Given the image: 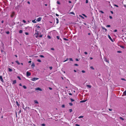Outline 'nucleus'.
<instances>
[{
	"instance_id": "338daca9",
	"label": "nucleus",
	"mask_w": 126,
	"mask_h": 126,
	"mask_svg": "<svg viewBox=\"0 0 126 126\" xmlns=\"http://www.w3.org/2000/svg\"><path fill=\"white\" fill-rule=\"evenodd\" d=\"M48 88L50 90H51L52 89V88L51 87H49Z\"/></svg>"
},
{
	"instance_id": "6ab92c4d",
	"label": "nucleus",
	"mask_w": 126,
	"mask_h": 126,
	"mask_svg": "<svg viewBox=\"0 0 126 126\" xmlns=\"http://www.w3.org/2000/svg\"><path fill=\"white\" fill-rule=\"evenodd\" d=\"M87 87L89 88H91V86L90 85H87Z\"/></svg>"
},
{
	"instance_id": "5fc2aeb1",
	"label": "nucleus",
	"mask_w": 126,
	"mask_h": 126,
	"mask_svg": "<svg viewBox=\"0 0 126 126\" xmlns=\"http://www.w3.org/2000/svg\"><path fill=\"white\" fill-rule=\"evenodd\" d=\"M74 65L75 66H78V64H74Z\"/></svg>"
},
{
	"instance_id": "37998d69",
	"label": "nucleus",
	"mask_w": 126,
	"mask_h": 126,
	"mask_svg": "<svg viewBox=\"0 0 126 126\" xmlns=\"http://www.w3.org/2000/svg\"><path fill=\"white\" fill-rule=\"evenodd\" d=\"M17 77L19 80H21V79L19 77L17 76Z\"/></svg>"
},
{
	"instance_id": "a19ab883",
	"label": "nucleus",
	"mask_w": 126,
	"mask_h": 126,
	"mask_svg": "<svg viewBox=\"0 0 126 126\" xmlns=\"http://www.w3.org/2000/svg\"><path fill=\"white\" fill-rule=\"evenodd\" d=\"M6 33L7 34H8L9 33V32L8 31H7V32H6Z\"/></svg>"
},
{
	"instance_id": "2eb2a0df",
	"label": "nucleus",
	"mask_w": 126,
	"mask_h": 126,
	"mask_svg": "<svg viewBox=\"0 0 126 126\" xmlns=\"http://www.w3.org/2000/svg\"><path fill=\"white\" fill-rule=\"evenodd\" d=\"M15 62L16 63L18 64L19 65L20 64V63L18 61H16Z\"/></svg>"
},
{
	"instance_id": "423d86ee",
	"label": "nucleus",
	"mask_w": 126,
	"mask_h": 126,
	"mask_svg": "<svg viewBox=\"0 0 126 126\" xmlns=\"http://www.w3.org/2000/svg\"><path fill=\"white\" fill-rule=\"evenodd\" d=\"M41 19L42 18L41 17H39L37 18V19L36 20V21H37L39 22L41 20Z\"/></svg>"
},
{
	"instance_id": "e433bc0d",
	"label": "nucleus",
	"mask_w": 126,
	"mask_h": 126,
	"mask_svg": "<svg viewBox=\"0 0 126 126\" xmlns=\"http://www.w3.org/2000/svg\"><path fill=\"white\" fill-rule=\"evenodd\" d=\"M57 3L59 4H60V2L58 1H57Z\"/></svg>"
},
{
	"instance_id": "a211bd4d",
	"label": "nucleus",
	"mask_w": 126,
	"mask_h": 126,
	"mask_svg": "<svg viewBox=\"0 0 126 126\" xmlns=\"http://www.w3.org/2000/svg\"><path fill=\"white\" fill-rule=\"evenodd\" d=\"M70 14H71L73 15H75V13L73 12H70Z\"/></svg>"
},
{
	"instance_id": "680f3d73",
	"label": "nucleus",
	"mask_w": 126,
	"mask_h": 126,
	"mask_svg": "<svg viewBox=\"0 0 126 126\" xmlns=\"http://www.w3.org/2000/svg\"><path fill=\"white\" fill-rule=\"evenodd\" d=\"M98 76H100V73H98Z\"/></svg>"
},
{
	"instance_id": "a878e982",
	"label": "nucleus",
	"mask_w": 126,
	"mask_h": 126,
	"mask_svg": "<svg viewBox=\"0 0 126 126\" xmlns=\"http://www.w3.org/2000/svg\"><path fill=\"white\" fill-rule=\"evenodd\" d=\"M63 39L64 40H66V41H68V40L67 39H66V38H63Z\"/></svg>"
},
{
	"instance_id": "6e6552de",
	"label": "nucleus",
	"mask_w": 126,
	"mask_h": 126,
	"mask_svg": "<svg viewBox=\"0 0 126 126\" xmlns=\"http://www.w3.org/2000/svg\"><path fill=\"white\" fill-rule=\"evenodd\" d=\"M32 67L33 68L35 66V64L34 63H32V64L31 65Z\"/></svg>"
},
{
	"instance_id": "e2e57ef3",
	"label": "nucleus",
	"mask_w": 126,
	"mask_h": 126,
	"mask_svg": "<svg viewBox=\"0 0 126 126\" xmlns=\"http://www.w3.org/2000/svg\"><path fill=\"white\" fill-rule=\"evenodd\" d=\"M51 50H54V49L53 48H51Z\"/></svg>"
},
{
	"instance_id": "052dcab7",
	"label": "nucleus",
	"mask_w": 126,
	"mask_h": 126,
	"mask_svg": "<svg viewBox=\"0 0 126 126\" xmlns=\"http://www.w3.org/2000/svg\"><path fill=\"white\" fill-rule=\"evenodd\" d=\"M109 17L110 18V19H112V17L111 16H109Z\"/></svg>"
},
{
	"instance_id": "bb28decb",
	"label": "nucleus",
	"mask_w": 126,
	"mask_h": 126,
	"mask_svg": "<svg viewBox=\"0 0 126 126\" xmlns=\"http://www.w3.org/2000/svg\"><path fill=\"white\" fill-rule=\"evenodd\" d=\"M70 99L72 102L74 101V100L72 98H70Z\"/></svg>"
},
{
	"instance_id": "473e14b6",
	"label": "nucleus",
	"mask_w": 126,
	"mask_h": 126,
	"mask_svg": "<svg viewBox=\"0 0 126 126\" xmlns=\"http://www.w3.org/2000/svg\"><path fill=\"white\" fill-rule=\"evenodd\" d=\"M23 87L25 89H26L27 88L25 86H23Z\"/></svg>"
},
{
	"instance_id": "774afa93",
	"label": "nucleus",
	"mask_w": 126,
	"mask_h": 126,
	"mask_svg": "<svg viewBox=\"0 0 126 126\" xmlns=\"http://www.w3.org/2000/svg\"><path fill=\"white\" fill-rule=\"evenodd\" d=\"M75 125L76 126H79V125L78 124H76Z\"/></svg>"
},
{
	"instance_id": "c03bdc74",
	"label": "nucleus",
	"mask_w": 126,
	"mask_h": 126,
	"mask_svg": "<svg viewBox=\"0 0 126 126\" xmlns=\"http://www.w3.org/2000/svg\"><path fill=\"white\" fill-rule=\"evenodd\" d=\"M22 21L24 23H25L26 22V21L24 20H23Z\"/></svg>"
},
{
	"instance_id": "cd10ccee",
	"label": "nucleus",
	"mask_w": 126,
	"mask_h": 126,
	"mask_svg": "<svg viewBox=\"0 0 126 126\" xmlns=\"http://www.w3.org/2000/svg\"><path fill=\"white\" fill-rule=\"evenodd\" d=\"M37 61L38 62H41V60H40V59H37Z\"/></svg>"
},
{
	"instance_id": "603ef678",
	"label": "nucleus",
	"mask_w": 126,
	"mask_h": 126,
	"mask_svg": "<svg viewBox=\"0 0 126 126\" xmlns=\"http://www.w3.org/2000/svg\"><path fill=\"white\" fill-rule=\"evenodd\" d=\"M62 107L63 108H64L65 107V105H62Z\"/></svg>"
},
{
	"instance_id": "4d7b16f0",
	"label": "nucleus",
	"mask_w": 126,
	"mask_h": 126,
	"mask_svg": "<svg viewBox=\"0 0 126 126\" xmlns=\"http://www.w3.org/2000/svg\"><path fill=\"white\" fill-rule=\"evenodd\" d=\"M114 5L116 7H118V5H117L115 4V5Z\"/></svg>"
},
{
	"instance_id": "bf43d9fd",
	"label": "nucleus",
	"mask_w": 126,
	"mask_h": 126,
	"mask_svg": "<svg viewBox=\"0 0 126 126\" xmlns=\"http://www.w3.org/2000/svg\"><path fill=\"white\" fill-rule=\"evenodd\" d=\"M76 61H79V59H78L76 58Z\"/></svg>"
},
{
	"instance_id": "f8f14e48",
	"label": "nucleus",
	"mask_w": 126,
	"mask_h": 126,
	"mask_svg": "<svg viewBox=\"0 0 126 126\" xmlns=\"http://www.w3.org/2000/svg\"><path fill=\"white\" fill-rule=\"evenodd\" d=\"M16 83V80L13 81V84H14Z\"/></svg>"
},
{
	"instance_id": "8fccbe9b",
	"label": "nucleus",
	"mask_w": 126,
	"mask_h": 126,
	"mask_svg": "<svg viewBox=\"0 0 126 126\" xmlns=\"http://www.w3.org/2000/svg\"><path fill=\"white\" fill-rule=\"evenodd\" d=\"M121 79L122 80H125V81H126V79H123V78Z\"/></svg>"
},
{
	"instance_id": "412c9836",
	"label": "nucleus",
	"mask_w": 126,
	"mask_h": 126,
	"mask_svg": "<svg viewBox=\"0 0 126 126\" xmlns=\"http://www.w3.org/2000/svg\"><path fill=\"white\" fill-rule=\"evenodd\" d=\"M123 94L124 95H126V91H125L124 92Z\"/></svg>"
},
{
	"instance_id": "39448f33",
	"label": "nucleus",
	"mask_w": 126,
	"mask_h": 126,
	"mask_svg": "<svg viewBox=\"0 0 126 126\" xmlns=\"http://www.w3.org/2000/svg\"><path fill=\"white\" fill-rule=\"evenodd\" d=\"M26 74H27V77H28L29 76L31 75V73L28 72H27L26 73Z\"/></svg>"
},
{
	"instance_id": "7ed1b4c3",
	"label": "nucleus",
	"mask_w": 126,
	"mask_h": 126,
	"mask_svg": "<svg viewBox=\"0 0 126 126\" xmlns=\"http://www.w3.org/2000/svg\"><path fill=\"white\" fill-rule=\"evenodd\" d=\"M104 60L105 61L108 63H109V60L108 59H107L105 57H104Z\"/></svg>"
},
{
	"instance_id": "aec40b11",
	"label": "nucleus",
	"mask_w": 126,
	"mask_h": 126,
	"mask_svg": "<svg viewBox=\"0 0 126 126\" xmlns=\"http://www.w3.org/2000/svg\"><path fill=\"white\" fill-rule=\"evenodd\" d=\"M86 100H82L80 101V103H82L85 102Z\"/></svg>"
},
{
	"instance_id": "f3484780",
	"label": "nucleus",
	"mask_w": 126,
	"mask_h": 126,
	"mask_svg": "<svg viewBox=\"0 0 126 126\" xmlns=\"http://www.w3.org/2000/svg\"><path fill=\"white\" fill-rule=\"evenodd\" d=\"M16 105L18 106H19V104L18 103V102L17 101H16Z\"/></svg>"
},
{
	"instance_id": "69168bd1",
	"label": "nucleus",
	"mask_w": 126,
	"mask_h": 126,
	"mask_svg": "<svg viewBox=\"0 0 126 126\" xmlns=\"http://www.w3.org/2000/svg\"><path fill=\"white\" fill-rule=\"evenodd\" d=\"M84 54H85L86 55V54H87V52H84Z\"/></svg>"
},
{
	"instance_id": "ea45409f",
	"label": "nucleus",
	"mask_w": 126,
	"mask_h": 126,
	"mask_svg": "<svg viewBox=\"0 0 126 126\" xmlns=\"http://www.w3.org/2000/svg\"><path fill=\"white\" fill-rule=\"evenodd\" d=\"M68 59H69L68 58H67L66 60H65L64 61H63V62H64L67 61Z\"/></svg>"
},
{
	"instance_id": "393cba45",
	"label": "nucleus",
	"mask_w": 126,
	"mask_h": 126,
	"mask_svg": "<svg viewBox=\"0 0 126 126\" xmlns=\"http://www.w3.org/2000/svg\"><path fill=\"white\" fill-rule=\"evenodd\" d=\"M108 37L109 38L110 40H111V39L112 40V39L111 37H110V36L109 35H108Z\"/></svg>"
},
{
	"instance_id": "09e8293b",
	"label": "nucleus",
	"mask_w": 126,
	"mask_h": 126,
	"mask_svg": "<svg viewBox=\"0 0 126 126\" xmlns=\"http://www.w3.org/2000/svg\"><path fill=\"white\" fill-rule=\"evenodd\" d=\"M25 34H26V35H28L29 34L28 33V32H25Z\"/></svg>"
},
{
	"instance_id": "f03ea898",
	"label": "nucleus",
	"mask_w": 126,
	"mask_h": 126,
	"mask_svg": "<svg viewBox=\"0 0 126 126\" xmlns=\"http://www.w3.org/2000/svg\"><path fill=\"white\" fill-rule=\"evenodd\" d=\"M39 79V78H33V79H31V80L33 81H35L37 80H38Z\"/></svg>"
},
{
	"instance_id": "f257e3e1",
	"label": "nucleus",
	"mask_w": 126,
	"mask_h": 126,
	"mask_svg": "<svg viewBox=\"0 0 126 126\" xmlns=\"http://www.w3.org/2000/svg\"><path fill=\"white\" fill-rule=\"evenodd\" d=\"M35 31H36V32L34 34V35L35 36V37L37 38L38 37V33L36 30H35Z\"/></svg>"
},
{
	"instance_id": "c756f323",
	"label": "nucleus",
	"mask_w": 126,
	"mask_h": 126,
	"mask_svg": "<svg viewBox=\"0 0 126 126\" xmlns=\"http://www.w3.org/2000/svg\"><path fill=\"white\" fill-rule=\"evenodd\" d=\"M69 111L70 112H72V109H70L69 110Z\"/></svg>"
},
{
	"instance_id": "4be33fe9",
	"label": "nucleus",
	"mask_w": 126,
	"mask_h": 126,
	"mask_svg": "<svg viewBox=\"0 0 126 126\" xmlns=\"http://www.w3.org/2000/svg\"><path fill=\"white\" fill-rule=\"evenodd\" d=\"M47 37L48 39H51V37L49 35H47Z\"/></svg>"
},
{
	"instance_id": "a18cd8bd",
	"label": "nucleus",
	"mask_w": 126,
	"mask_h": 126,
	"mask_svg": "<svg viewBox=\"0 0 126 126\" xmlns=\"http://www.w3.org/2000/svg\"><path fill=\"white\" fill-rule=\"evenodd\" d=\"M49 68L51 70L52 69V66H50V67H49Z\"/></svg>"
},
{
	"instance_id": "4468645a",
	"label": "nucleus",
	"mask_w": 126,
	"mask_h": 126,
	"mask_svg": "<svg viewBox=\"0 0 126 126\" xmlns=\"http://www.w3.org/2000/svg\"><path fill=\"white\" fill-rule=\"evenodd\" d=\"M8 69L9 71V72H11L12 70V69L10 68H9Z\"/></svg>"
},
{
	"instance_id": "f704fd0d",
	"label": "nucleus",
	"mask_w": 126,
	"mask_h": 126,
	"mask_svg": "<svg viewBox=\"0 0 126 126\" xmlns=\"http://www.w3.org/2000/svg\"><path fill=\"white\" fill-rule=\"evenodd\" d=\"M56 37L58 39H60V37L59 36H56Z\"/></svg>"
},
{
	"instance_id": "5701e85b",
	"label": "nucleus",
	"mask_w": 126,
	"mask_h": 126,
	"mask_svg": "<svg viewBox=\"0 0 126 126\" xmlns=\"http://www.w3.org/2000/svg\"><path fill=\"white\" fill-rule=\"evenodd\" d=\"M83 116H79V117L78 118H83Z\"/></svg>"
},
{
	"instance_id": "dca6fc26",
	"label": "nucleus",
	"mask_w": 126,
	"mask_h": 126,
	"mask_svg": "<svg viewBox=\"0 0 126 126\" xmlns=\"http://www.w3.org/2000/svg\"><path fill=\"white\" fill-rule=\"evenodd\" d=\"M120 47L123 49H124L125 48V47L121 45L120 46Z\"/></svg>"
},
{
	"instance_id": "58836bf2",
	"label": "nucleus",
	"mask_w": 126,
	"mask_h": 126,
	"mask_svg": "<svg viewBox=\"0 0 126 126\" xmlns=\"http://www.w3.org/2000/svg\"><path fill=\"white\" fill-rule=\"evenodd\" d=\"M110 25H107L106 26V27H110Z\"/></svg>"
},
{
	"instance_id": "20e7f679",
	"label": "nucleus",
	"mask_w": 126,
	"mask_h": 126,
	"mask_svg": "<svg viewBox=\"0 0 126 126\" xmlns=\"http://www.w3.org/2000/svg\"><path fill=\"white\" fill-rule=\"evenodd\" d=\"M15 15V12H13L11 14V16L12 17H14V16Z\"/></svg>"
},
{
	"instance_id": "c9c22d12",
	"label": "nucleus",
	"mask_w": 126,
	"mask_h": 126,
	"mask_svg": "<svg viewBox=\"0 0 126 126\" xmlns=\"http://www.w3.org/2000/svg\"><path fill=\"white\" fill-rule=\"evenodd\" d=\"M82 15L84 17H87V16L84 14H82Z\"/></svg>"
},
{
	"instance_id": "6e6d98bb",
	"label": "nucleus",
	"mask_w": 126,
	"mask_h": 126,
	"mask_svg": "<svg viewBox=\"0 0 126 126\" xmlns=\"http://www.w3.org/2000/svg\"><path fill=\"white\" fill-rule=\"evenodd\" d=\"M40 57L41 58H44V56H40Z\"/></svg>"
},
{
	"instance_id": "2f4dec72",
	"label": "nucleus",
	"mask_w": 126,
	"mask_h": 126,
	"mask_svg": "<svg viewBox=\"0 0 126 126\" xmlns=\"http://www.w3.org/2000/svg\"><path fill=\"white\" fill-rule=\"evenodd\" d=\"M119 118L123 120H124V119L123 118H122V117H120Z\"/></svg>"
},
{
	"instance_id": "7c9ffc66",
	"label": "nucleus",
	"mask_w": 126,
	"mask_h": 126,
	"mask_svg": "<svg viewBox=\"0 0 126 126\" xmlns=\"http://www.w3.org/2000/svg\"><path fill=\"white\" fill-rule=\"evenodd\" d=\"M99 12L101 13L102 14H103L104 13V12L102 11H100Z\"/></svg>"
},
{
	"instance_id": "b1692460",
	"label": "nucleus",
	"mask_w": 126,
	"mask_h": 126,
	"mask_svg": "<svg viewBox=\"0 0 126 126\" xmlns=\"http://www.w3.org/2000/svg\"><path fill=\"white\" fill-rule=\"evenodd\" d=\"M22 32V30H20L19 31V33H21Z\"/></svg>"
},
{
	"instance_id": "c85d7f7f",
	"label": "nucleus",
	"mask_w": 126,
	"mask_h": 126,
	"mask_svg": "<svg viewBox=\"0 0 126 126\" xmlns=\"http://www.w3.org/2000/svg\"><path fill=\"white\" fill-rule=\"evenodd\" d=\"M43 35V34H40L39 37H42Z\"/></svg>"
},
{
	"instance_id": "9d476101",
	"label": "nucleus",
	"mask_w": 126,
	"mask_h": 126,
	"mask_svg": "<svg viewBox=\"0 0 126 126\" xmlns=\"http://www.w3.org/2000/svg\"><path fill=\"white\" fill-rule=\"evenodd\" d=\"M102 29L103 30H105V32H106L107 31V29L105 28V27H102Z\"/></svg>"
},
{
	"instance_id": "de8ad7c7",
	"label": "nucleus",
	"mask_w": 126,
	"mask_h": 126,
	"mask_svg": "<svg viewBox=\"0 0 126 126\" xmlns=\"http://www.w3.org/2000/svg\"><path fill=\"white\" fill-rule=\"evenodd\" d=\"M69 60H70V61H73V60H72V58H70L69 59Z\"/></svg>"
},
{
	"instance_id": "72a5a7b5",
	"label": "nucleus",
	"mask_w": 126,
	"mask_h": 126,
	"mask_svg": "<svg viewBox=\"0 0 126 126\" xmlns=\"http://www.w3.org/2000/svg\"><path fill=\"white\" fill-rule=\"evenodd\" d=\"M90 68H91L93 70H94V68H93V66H91L90 67Z\"/></svg>"
},
{
	"instance_id": "0e129e2a",
	"label": "nucleus",
	"mask_w": 126,
	"mask_h": 126,
	"mask_svg": "<svg viewBox=\"0 0 126 126\" xmlns=\"http://www.w3.org/2000/svg\"><path fill=\"white\" fill-rule=\"evenodd\" d=\"M117 31V30H114V32H116Z\"/></svg>"
},
{
	"instance_id": "864d4df0",
	"label": "nucleus",
	"mask_w": 126,
	"mask_h": 126,
	"mask_svg": "<svg viewBox=\"0 0 126 126\" xmlns=\"http://www.w3.org/2000/svg\"><path fill=\"white\" fill-rule=\"evenodd\" d=\"M81 72L83 73H84L85 72V71L84 70H82L81 71Z\"/></svg>"
},
{
	"instance_id": "49530a36",
	"label": "nucleus",
	"mask_w": 126,
	"mask_h": 126,
	"mask_svg": "<svg viewBox=\"0 0 126 126\" xmlns=\"http://www.w3.org/2000/svg\"><path fill=\"white\" fill-rule=\"evenodd\" d=\"M32 22L34 23H35L36 22L35 21V20H33L32 21Z\"/></svg>"
},
{
	"instance_id": "4c0bfd02",
	"label": "nucleus",
	"mask_w": 126,
	"mask_h": 126,
	"mask_svg": "<svg viewBox=\"0 0 126 126\" xmlns=\"http://www.w3.org/2000/svg\"><path fill=\"white\" fill-rule=\"evenodd\" d=\"M69 105H70V106H72L73 105V104L72 103H69Z\"/></svg>"
},
{
	"instance_id": "79ce46f5",
	"label": "nucleus",
	"mask_w": 126,
	"mask_h": 126,
	"mask_svg": "<svg viewBox=\"0 0 126 126\" xmlns=\"http://www.w3.org/2000/svg\"><path fill=\"white\" fill-rule=\"evenodd\" d=\"M86 3H88V0H86Z\"/></svg>"
},
{
	"instance_id": "3c124183",
	"label": "nucleus",
	"mask_w": 126,
	"mask_h": 126,
	"mask_svg": "<svg viewBox=\"0 0 126 126\" xmlns=\"http://www.w3.org/2000/svg\"><path fill=\"white\" fill-rule=\"evenodd\" d=\"M42 126H45V124H42Z\"/></svg>"
},
{
	"instance_id": "0eeeda50",
	"label": "nucleus",
	"mask_w": 126,
	"mask_h": 126,
	"mask_svg": "<svg viewBox=\"0 0 126 126\" xmlns=\"http://www.w3.org/2000/svg\"><path fill=\"white\" fill-rule=\"evenodd\" d=\"M35 90H38L41 91H42V90L40 88L38 87L35 88Z\"/></svg>"
},
{
	"instance_id": "13d9d810",
	"label": "nucleus",
	"mask_w": 126,
	"mask_h": 126,
	"mask_svg": "<svg viewBox=\"0 0 126 126\" xmlns=\"http://www.w3.org/2000/svg\"><path fill=\"white\" fill-rule=\"evenodd\" d=\"M118 53H121V52L120 51H117Z\"/></svg>"
},
{
	"instance_id": "9b49d317",
	"label": "nucleus",
	"mask_w": 126,
	"mask_h": 126,
	"mask_svg": "<svg viewBox=\"0 0 126 126\" xmlns=\"http://www.w3.org/2000/svg\"><path fill=\"white\" fill-rule=\"evenodd\" d=\"M56 23L57 24H58L59 23V20L58 18H56Z\"/></svg>"
},
{
	"instance_id": "1a4fd4ad",
	"label": "nucleus",
	"mask_w": 126,
	"mask_h": 126,
	"mask_svg": "<svg viewBox=\"0 0 126 126\" xmlns=\"http://www.w3.org/2000/svg\"><path fill=\"white\" fill-rule=\"evenodd\" d=\"M0 80L1 81L3 82L2 77V76H0Z\"/></svg>"
},
{
	"instance_id": "ddd939ff",
	"label": "nucleus",
	"mask_w": 126,
	"mask_h": 126,
	"mask_svg": "<svg viewBox=\"0 0 126 126\" xmlns=\"http://www.w3.org/2000/svg\"><path fill=\"white\" fill-rule=\"evenodd\" d=\"M34 102L35 103V104H38V102L36 100H34Z\"/></svg>"
}]
</instances>
